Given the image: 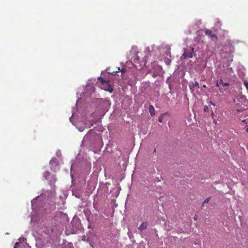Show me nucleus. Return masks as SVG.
Masks as SVG:
<instances>
[{
	"label": "nucleus",
	"mask_w": 248,
	"mask_h": 248,
	"mask_svg": "<svg viewBox=\"0 0 248 248\" xmlns=\"http://www.w3.org/2000/svg\"><path fill=\"white\" fill-rule=\"evenodd\" d=\"M242 123H244V124H246V120H243V121H242ZM246 126H247V127H248V125H247V124H246Z\"/></svg>",
	"instance_id": "17"
},
{
	"label": "nucleus",
	"mask_w": 248,
	"mask_h": 248,
	"mask_svg": "<svg viewBox=\"0 0 248 248\" xmlns=\"http://www.w3.org/2000/svg\"><path fill=\"white\" fill-rule=\"evenodd\" d=\"M205 33L206 35L208 36L212 41H217V40L218 38L217 35L213 33L211 30L208 29L205 30Z\"/></svg>",
	"instance_id": "4"
},
{
	"label": "nucleus",
	"mask_w": 248,
	"mask_h": 248,
	"mask_svg": "<svg viewBox=\"0 0 248 248\" xmlns=\"http://www.w3.org/2000/svg\"><path fill=\"white\" fill-rule=\"evenodd\" d=\"M21 244L20 243H18V242H16V244H15V245L14 247V248H18V247H19V246Z\"/></svg>",
	"instance_id": "12"
},
{
	"label": "nucleus",
	"mask_w": 248,
	"mask_h": 248,
	"mask_svg": "<svg viewBox=\"0 0 248 248\" xmlns=\"http://www.w3.org/2000/svg\"><path fill=\"white\" fill-rule=\"evenodd\" d=\"M118 70H119V71H121L122 73H124V72H125V70H124V69H122V70H121L120 67L118 68Z\"/></svg>",
	"instance_id": "13"
},
{
	"label": "nucleus",
	"mask_w": 248,
	"mask_h": 248,
	"mask_svg": "<svg viewBox=\"0 0 248 248\" xmlns=\"http://www.w3.org/2000/svg\"><path fill=\"white\" fill-rule=\"evenodd\" d=\"M202 87L204 88H206V86L205 85H203L202 86Z\"/></svg>",
	"instance_id": "19"
},
{
	"label": "nucleus",
	"mask_w": 248,
	"mask_h": 248,
	"mask_svg": "<svg viewBox=\"0 0 248 248\" xmlns=\"http://www.w3.org/2000/svg\"><path fill=\"white\" fill-rule=\"evenodd\" d=\"M212 198V197L211 196H210V197H208L207 199H206L202 203V206L205 204V203H208L209 202V201Z\"/></svg>",
	"instance_id": "8"
},
{
	"label": "nucleus",
	"mask_w": 248,
	"mask_h": 248,
	"mask_svg": "<svg viewBox=\"0 0 248 248\" xmlns=\"http://www.w3.org/2000/svg\"><path fill=\"white\" fill-rule=\"evenodd\" d=\"M91 126H93V123H92L91 124Z\"/></svg>",
	"instance_id": "25"
},
{
	"label": "nucleus",
	"mask_w": 248,
	"mask_h": 248,
	"mask_svg": "<svg viewBox=\"0 0 248 248\" xmlns=\"http://www.w3.org/2000/svg\"><path fill=\"white\" fill-rule=\"evenodd\" d=\"M212 115L213 116L214 115V113L213 111H212Z\"/></svg>",
	"instance_id": "24"
},
{
	"label": "nucleus",
	"mask_w": 248,
	"mask_h": 248,
	"mask_svg": "<svg viewBox=\"0 0 248 248\" xmlns=\"http://www.w3.org/2000/svg\"><path fill=\"white\" fill-rule=\"evenodd\" d=\"M158 121L160 123L162 122V119L160 117L159 118Z\"/></svg>",
	"instance_id": "16"
},
{
	"label": "nucleus",
	"mask_w": 248,
	"mask_h": 248,
	"mask_svg": "<svg viewBox=\"0 0 248 248\" xmlns=\"http://www.w3.org/2000/svg\"><path fill=\"white\" fill-rule=\"evenodd\" d=\"M148 226V223L147 222H142L139 227V230L140 232H142L143 230L147 229Z\"/></svg>",
	"instance_id": "5"
},
{
	"label": "nucleus",
	"mask_w": 248,
	"mask_h": 248,
	"mask_svg": "<svg viewBox=\"0 0 248 248\" xmlns=\"http://www.w3.org/2000/svg\"><path fill=\"white\" fill-rule=\"evenodd\" d=\"M219 81L218 82H217L216 83V86L218 87H219Z\"/></svg>",
	"instance_id": "15"
},
{
	"label": "nucleus",
	"mask_w": 248,
	"mask_h": 248,
	"mask_svg": "<svg viewBox=\"0 0 248 248\" xmlns=\"http://www.w3.org/2000/svg\"><path fill=\"white\" fill-rule=\"evenodd\" d=\"M203 109L205 112H208L209 111V108L207 106H205Z\"/></svg>",
	"instance_id": "10"
},
{
	"label": "nucleus",
	"mask_w": 248,
	"mask_h": 248,
	"mask_svg": "<svg viewBox=\"0 0 248 248\" xmlns=\"http://www.w3.org/2000/svg\"><path fill=\"white\" fill-rule=\"evenodd\" d=\"M219 83L220 85H222L224 87H228L229 86V84L228 83H223V81L222 79H220L219 80Z\"/></svg>",
	"instance_id": "7"
},
{
	"label": "nucleus",
	"mask_w": 248,
	"mask_h": 248,
	"mask_svg": "<svg viewBox=\"0 0 248 248\" xmlns=\"http://www.w3.org/2000/svg\"><path fill=\"white\" fill-rule=\"evenodd\" d=\"M193 219L194 220H197V216L196 215L195 216V217H193Z\"/></svg>",
	"instance_id": "14"
},
{
	"label": "nucleus",
	"mask_w": 248,
	"mask_h": 248,
	"mask_svg": "<svg viewBox=\"0 0 248 248\" xmlns=\"http://www.w3.org/2000/svg\"><path fill=\"white\" fill-rule=\"evenodd\" d=\"M149 111L152 116L155 115V109L153 106L150 105L149 107Z\"/></svg>",
	"instance_id": "6"
},
{
	"label": "nucleus",
	"mask_w": 248,
	"mask_h": 248,
	"mask_svg": "<svg viewBox=\"0 0 248 248\" xmlns=\"http://www.w3.org/2000/svg\"><path fill=\"white\" fill-rule=\"evenodd\" d=\"M196 87L197 88H199V84L197 81H196L193 83V88Z\"/></svg>",
	"instance_id": "9"
},
{
	"label": "nucleus",
	"mask_w": 248,
	"mask_h": 248,
	"mask_svg": "<svg viewBox=\"0 0 248 248\" xmlns=\"http://www.w3.org/2000/svg\"><path fill=\"white\" fill-rule=\"evenodd\" d=\"M244 85H245L246 89L248 90V82L246 80L244 81Z\"/></svg>",
	"instance_id": "11"
},
{
	"label": "nucleus",
	"mask_w": 248,
	"mask_h": 248,
	"mask_svg": "<svg viewBox=\"0 0 248 248\" xmlns=\"http://www.w3.org/2000/svg\"><path fill=\"white\" fill-rule=\"evenodd\" d=\"M156 152V150L155 149H154V153H155Z\"/></svg>",
	"instance_id": "23"
},
{
	"label": "nucleus",
	"mask_w": 248,
	"mask_h": 248,
	"mask_svg": "<svg viewBox=\"0 0 248 248\" xmlns=\"http://www.w3.org/2000/svg\"><path fill=\"white\" fill-rule=\"evenodd\" d=\"M194 49L193 47H190L188 49H185L184 52L181 57V59L192 58L193 57Z\"/></svg>",
	"instance_id": "2"
},
{
	"label": "nucleus",
	"mask_w": 248,
	"mask_h": 248,
	"mask_svg": "<svg viewBox=\"0 0 248 248\" xmlns=\"http://www.w3.org/2000/svg\"><path fill=\"white\" fill-rule=\"evenodd\" d=\"M214 123L215 124H216V123H217V121H216V120H214Z\"/></svg>",
	"instance_id": "20"
},
{
	"label": "nucleus",
	"mask_w": 248,
	"mask_h": 248,
	"mask_svg": "<svg viewBox=\"0 0 248 248\" xmlns=\"http://www.w3.org/2000/svg\"><path fill=\"white\" fill-rule=\"evenodd\" d=\"M237 111H238V112H242V111H243V110L242 109H237Z\"/></svg>",
	"instance_id": "18"
},
{
	"label": "nucleus",
	"mask_w": 248,
	"mask_h": 248,
	"mask_svg": "<svg viewBox=\"0 0 248 248\" xmlns=\"http://www.w3.org/2000/svg\"><path fill=\"white\" fill-rule=\"evenodd\" d=\"M246 131L248 133V127L247 128Z\"/></svg>",
	"instance_id": "22"
},
{
	"label": "nucleus",
	"mask_w": 248,
	"mask_h": 248,
	"mask_svg": "<svg viewBox=\"0 0 248 248\" xmlns=\"http://www.w3.org/2000/svg\"><path fill=\"white\" fill-rule=\"evenodd\" d=\"M211 103L212 104V105H213V106H215V104L213 103L212 102H211Z\"/></svg>",
	"instance_id": "21"
},
{
	"label": "nucleus",
	"mask_w": 248,
	"mask_h": 248,
	"mask_svg": "<svg viewBox=\"0 0 248 248\" xmlns=\"http://www.w3.org/2000/svg\"><path fill=\"white\" fill-rule=\"evenodd\" d=\"M44 177L45 178L46 180H49V177H50L51 180H50L49 184L51 186H53L55 181H56V177L54 175L50 176V173L48 171H46L44 173Z\"/></svg>",
	"instance_id": "3"
},
{
	"label": "nucleus",
	"mask_w": 248,
	"mask_h": 248,
	"mask_svg": "<svg viewBox=\"0 0 248 248\" xmlns=\"http://www.w3.org/2000/svg\"><path fill=\"white\" fill-rule=\"evenodd\" d=\"M98 79L101 81L100 87L101 89L111 93L113 91V88L110 85L108 81L104 80L102 78L99 77Z\"/></svg>",
	"instance_id": "1"
}]
</instances>
